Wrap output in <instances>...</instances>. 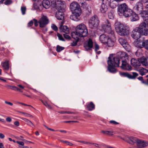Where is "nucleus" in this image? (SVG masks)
I'll list each match as a JSON object with an SVG mask.
<instances>
[{
  "label": "nucleus",
  "instance_id": "423d86ee",
  "mask_svg": "<svg viewBox=\"0 0 148 148\" xmlns=\"http://www.w3.org/2000/svg\"><path fill=\"white\" fill-rule=\"evenodd\" d=\"M101 28L104 32L111 34L112 36H114V32L112 29L110 23L108 21H107L102 25Z\"/></svg>",
  "mask_w": 148,
  "mask_h": 148
},
{
  "label": "nucleus",
  "instance_id": "a19ab883",
  "mask_svg": "<svg viewBox=\"0 0 148 148\" xmlns=\"http://www.w3.org/2000/svg\"><path fill=\"white\" fill-rule=\"evenodd\" d=\"M60 141L61 142H62L63 143H66L67 145H69V146H72L73 145V144L72 143L68 141H63L62 140H60Z\"/></svg>",
  "mask_w": 148,
  "mask_h": 148
},
{
  "label": "nucleus",
  "instance_id": "6ab92c4d",
  "mask_svg": "<svg viewBox=\"0 0 148 148\" xmlns=\"http://www.w3.org/2000/svg\"><path fill=\"white\" fill-rule=\"evenodd\" d=\"M56 12V17L57 19L59 20H62L64 19V14L63 12L64 10H57Z\"/></svg>",
  "mask_w": 148,
  "mask_h": 148
},
{
  "label": "nucleus",
  "instance_id": "338daca9",
  "mask_svg": "<svg viewBox=\"0 0 148 148\" xmlns=\"http://www.w3.org/2000/svg\"><path fill=\"white\" fill-rule=\"evenodd\" d=\"M6 120L8 122H10L12 120L9 117H8L6 118Z\"/></svg>",
  "mask_w": 148,
  "mask_h": 148
},
{
  "label": "nucleus",
  "instance_id": "2f4dec72",
  "mask_svg": "<svg viewBox=\"0 0 148 148\" xmlns=\"http://www.w3.org/2000/svg\"><path fill=\"white\" fill-rule=\"evenodd\" d=\"M95 106L92 102H90V103L87 106V108L89 110L91 111L94 109Z\"/></svg>",
  "mask_w": 148,
  "mask_h": 148
},
{
  "label": "nucleus",
  "instance_id": "cd10ccee",
  "mask_svg": "<svg viewBox=\"0 0 148 148\" xmlns=\"http://www.w3.org/2000/svg\"><path fill=\"white\" fill-rule=\"evenodd\" d=\"M9 61L8 60H6L5 62H1V65L3 69L5 70H8L9 68V64L8 63Z\"/></svg>",
  "mask_w": 148,
  "mask_h": 148
},
{
  "label": "nucleus",
  "instance_id": "aec40b11",
  "mask_svg": "<svg viewBox=\"0 0 148 148\" xmlns=\"http://www.w3.org/2000/svg\"><path fill=\"white\" fill-rule=\"evenodd\" d=\"M140 14L141 15L143 20L147 23H148V12L147 10H143L142 11Z\"/></svg>",
  "mask_w": 148,
  "mask_h": 148
},
{
  "label": "nucleus",
  "instance_id": "37998d69",
  "mask_svg": "<svg viewBox=\"0 0 148 148\" xmlns=\"http://www.w3.org/2000/svg\"><path fill=\"white\" fill-rule=\"evenodd\" d=\"M144 47L146 49L148 50V40L144 41Z\"/></svg>",
  "mask_w": 148,
  "mask_h": 148
},
{
  "label": "nucleus",
  "instance_id": "473e14b6",
  "mask_svg": "<svg viewBox=\"0 0 148 148\" xmlns=\"http://www.w3.org/2000/svg\"><path fill=\"white\" fill-rule=\"evenodd\" d=\"M6 87L9 89H11L14 90H17L21 92H23L21 89L14 86H12L9 85H7L6 86Z\"/></svg>",
  "mask_w": 148,
  "mask_h": 148
},
{
  "label": "nucleus",
  "instance_id": "680f3d73",
  "mask_svg": "<svg viewBox=\"0 0 148 148\" xmlns=\"http://www.w3.org/2000/svg\"><path fill=\"white\" fill-rule=\"evenodd\" d=\"M110 123H112L114 125H116V124H118V123L116 122L115 121H110Z\"/></svg>",
  "mask_w": 148,
  "mask_h": 148
},
{
  "label": "nucleus",
  "instance_id": "7ed1b4c3",
  "mask_svg": "<svg viewBox=\"0 0 148 148\" xmlns=\"http://www.w3.org/2000/svg\"><path fill=\"white\" fill-rule=\"evenodd\" d=\"M117 12L119 16L128 17L130 16L132 12V11L128 8L125 3H123L118 5Z\"/></svg>",
  "mask_w": 148,
  "mask_h": 148
},
{
  "label": "nucleus",
  "instance_id": "4be33fe9",
  "mask_svg": "<svg viewBox=\"0 0 148 148\" xmlns=\"http://www.w3.org/2000/svg\"><path fill=\"white\" fill-rule=\"evenodd\" d=\"M109 37L106 35L102 34L99 37V40L100 42L103 43H106Z\"/></svg>",
  "mask_w": 148,
  "mask_h": 148
},
{
  "label": "nucleus",
  "instance_id": "6e6552de",
  "mask_svg": "<svg viewBox=\"0 0 148 148\" xmlns=\"http://www.w3.org/2000/svg\"><path fill=\"white\" fill-rule=\"evenodd\" d=\"M142 35L147 36L148 34V28L145 22L141 23L139 26L136 27Z\"/></svg>",
  "mask_w": 148,
  "mask_h": 148
},
{
  "label": "nucleus",
  "instance_id": "e433bc0d",
  "mask_svg": "<svg viewBox=\"0 0 148 148\" xmlns=\"http://www.w3.org/2000/svg\"><path fill=\"white\" fill-rule=\"evenodd\" d=\"M129 138L130 140L133 143H136V144H137V142L139 140L136 137H133L132 136L130 137Z\"/></svg>",
  "mask_w": 148,
  "mask_h": 148
},
{
  "label": "nucleus",
  "instance_id": "774afa93",
  "mask_svg": "<svg viewBox=\"0 0 148 148\" xmlns=\"http://www.w3.org/2000/svg\"><path fill=\"white\" fill-rule=\"evenodd\" d=\"M142 3H146L148 2V0H140Z\"/></svg>",
  "mask_w": 148,
  "mask_h": 148
},
{
  "label": "nucleus",
  "instance_id": "ea45409f",
  "mask_svg": "<svg viewBox=\"0 0 148 148\" xmlns=\"http://www.w3.org/2000/svg\"><path fill=\"white\" fill-rule=\"evenodd\" d=\"M64 47H61L58 45L56 47V51L58 52H60L64 49Z\"/></svg>",
  "mask_w": 148,
  "mask_h": 148
},
{
  "label": "nucleus",
  "instance_id": "a211bd4d",
  "mask_svg": "<svg viewBox=\"0 0 148 148\" xmlns=\"http://www.w3.org/2000/svg\"><path fill=\"white\" fill-rule=\"evenodd\" d=\"M132 75L129 74L127 73H122L120 75L123 76L127 77L130 79H134L138 75V74L136 73L133 72Z\"/></svg>",
  "mask_w": 148,
  "mask_h": 148
},
{
  "label": "nucleus",
  "instance_id": "c9c22d12",
  "mask_svg": "<svg viewBox=\"0 0 148 148\" xmlns=\"http://www.w3.org/2000/svg\"><path fill=\"white\" fill-rule=\"evenodd\" d=\"M80 38V37H77V38H73L75 40V41H73L71 43V46H76L78 42L79 41Z\"/></svg>",
  "mask_w": 148,
  "mask_h": 148
},
{
  "label": "nucleus",
  "instance_id": "8fccbe9b",
  "mask_svg": "<svg viewBox=\"0 0 148 148\" xmlns=\"http://www.w3.org/2000/svg\"><path fill=\"white\" fill-rule=\"evenodd\" d=\"M12 3V2L10 0H7L4 2V3L6 5H8L11 4Z\"/></svg>",
  "mask_w": 148,
  "mask_h": 148
},
{
  "label": "nucleus",
  "instance_id": "c85d7f7f",
  "mask_svg": "<svg viewBox=\"0 0 148 148\" xmlns=\"http://www.w3.org/2000/svg\"><path fill=\"white\" fill-rule=\"evenodd\" d=\"M42 5L44 8L46 9H48L50 7V4L49 0H43L42 2Z\"/></svg>",
  "mask_w": 148,
  "mask_h": 148
},
{
  "label": "nucleus",
  "instance_id": "49530a36",
  "mask_svg": "<svg viewBox=\"0 0 148 148\" xmlns=\"http://www.w3.org/2000/svg\"><path fill=\"white\" fill-rule=\"evenodd\" d=\"M51 27L53 30L55 31L57 30L58 29V28L57 26L54 24L51 25Z\"/></svg>",
  "mask_w": 148,
  "mask_h": 148
},
{
  "label": "nucleus",
  "instance_id": "58836bf2",
  "mask_svg": "<svg viewBox=\"0 0 148 148\" xmlns=\"http://www.w3.org/2000/svg\"><path fill=\"white\" fill-rule=\"evenodd\" d=\"M81 6L82 7L86 9L90 6L86 3L84 2H82L81 3Z\"/></svg>",
  "mask_w": 148,
  "mask_h": 148
},
{
  "label": "nucleus",
  "instance_id": "864d4df0",
  "mask_svg": "<svg viewBox=\"0 0 148 148\" xmlns=\"http://www.w3.org/2000/svg\"><path fill=\"white\" fill-rule=\"evenodd\" d=\"M33 21L32 20L31 21L28 23L27 26L28 27H31L33 25Z\"/></svg>",
  "mask_w": 148,
  "mask_h": 148
},
{
  "label": "nucleus",
  "instance_id": "dca6fc26",
  "mask_svg": "<svg viewBox=\"0 0 148 148\" xmlns=\"http://www.w3.org/2000/svg\"><path fill=\"white\" fill-rule=\"evenodd\" d=\"M143 3L141 2H138L134 7V9L137 13L140 14L142 11L143 8Z\"/></svg>",
  "mask_w": 148,
  "mask_h": 148
},
{
  "label": "nucleus",
  "instance_id": "79ce46f5",
  "mask_svg": "<svg viewBox=\"0 0 148 148\" xmlns=\"http://www.w3.org/2000/svg\"><path fill=\"white\" fill-rule=\"evenodd\" d=\"M21 10L23 15H24L25 13L26 8L25 7H22L21 8Z\"/></svg>",
  "mask_w": 148,
  "mask_h": 148
},
{
  "label": "nucleus",
  "instance_id": "a878e982",
  "mask_svg": "<svg viewBox=\"0 0 148 148\" xmlns=\"http://www.w3.org/2000/svg\"><path fill=\"white\" fill-rule=\"evenodd\" d=\"M130 16H131L130 19L132 21H136L139 19V17L138 14L133 11Z\"/></svg>",
  "mask_w": 148,
  "mask_h": 148
},
{
  "label": "nucleus",
  "instance_id": "9d476101",
  "mask_svg": "<svg viewBox=\"0 0 148 148\" xmlns=\"http://www.w3.org/2000/svg\"><path fill=\"white\" fill-rule=\"evenodd\" d=\"M70 8L72 12H82L80 5L76 2H73L71 4Z\"/></svg>",
  "mask_w": 148,
  "mask_h": 148
},
{
  "label": "nucleus",
  "instance_id": "f257e3e1",
  "mask_svg": "<svg viewBox=\"0 0 148 148\" xmlns=\"http://www.w3.org/2000/svg\"><path fill=\"white\" fill-rule=\"evenodd\" d=\"M119 58L115 57L112 58L110 56L108 57V69L109 71L111 73H114L116 72L117 70L115 67L119 66L120 61L122 60L128 59L129 57L125 52L120 51L118 53Z\"/></svg>",
  "mask_w": 148,
  "mask_h": 148
},
{
  "label": "nucleus",
  "instance_id": "f3484780",
  "mask_svg": "<svg viewBox=\"0 0 148 148\" xmlns=\"http://www.w3.org/2000/svg\"><path fill=\"white\" fill-rule=\"evenodd\" d=\"M84 47L87 51L90 50L93 47L92 40L89 38L86 42L84 43Z\"/></svg>",
  "mask_w": 148,
  "mask_h": 148
},
{
  "label": "nucleus",
  "instance_id": "39448f33",
  "mask_svg": "<svg viewBox=\"0 0 148 148\" xmlns=\"http://www.w3.org/2000/svg\"><path fill=\"white\" fill-rule=\"evenodd\" d=\"M51 6L57 10H65L66 6L65 2L61 0H51Z\"/></svg>",
  "mask_w": 148,
  "mask_h": 148
},
{
  "label": "nucleus",
  "instance_id": "a18cd8bd",
  "mask_svg": "<svg viewBox=\"0 0 148 148\" xmlns=\"http://www.w3.org/2000/svg\"><path fill=\"white\" fill-rule=\"evenodd\" d=\"M57 36H58L59 39L60 40L62 41H64L65 40L64 39L63 37H62V36L59 33H57Z\"/></svg>",
  "mask_w": 148,
  "mask_h": 148
},
{
  "label": "nucleus",
  "instance_id": "393cba45",
  "mask_svg": "<svg viewBox=\"0 0 148 148\" xmlns=\"http://www.w3.org/2000/svg\"><path fill=\"white\" fill-rule=\"evenodd\" d=\"M59 29L61 32H62L67 34L69 33V29L66 26H63L62 25H60Z\"/></svg>",
  "mask_w": 148,
  "mask_h": 148
},
{
  "label": "nucleus",
  "instance_id": "de8ad7c7",
  "mask_svg": "<svg viewBox=\"0 0 148 148\" xmlns=\"http://www.w3.org/2000/svg\"><path fill=\"white\" fill-rule=\"evenodd\" d=\"M27 125L32 127H35V125H34L32 123V122L31 121L29 120L28 122V123L27 124Z\"/></svg>",
  "mask_w": 148,
  "mask_h": 148
},
{
  "label": "nucleus",
  "instance_id": "6e6d98bb",
  "mask_svg": "<svg viewBox=\"0 0 148 148\" xmlns=\"http://www.w3.org/2000/svg\"><path fill=\"white\" fill-rule=\"evenodd\" d=\"M16 142L18 144L22 146H24V143L23 142L16 141Z\"/></svg>",
  "mask_w": 148,
  "mask_h": 148
},
{
  "label": "nucleus",
  "instance_id": "e2e57ef3",
  "mask_svg": "<svg viewBox=\"0 0 148 148\" xmlns=\"http://www.w3.org/2000/svg\"><path fill=\"white\" fill-rule=\"evenodd\" d=\"M77 142H80V143H84V144H88V143H89V142H85L84 141H82V140H78L77 141Z\"/></svg>",
  "mask_w": 148,
  "mask_h": 148
},
{
  "label": "nucleus",
  "instance_id": "b1692460",
  "mask_svg": "<svg viewBox=\"0 0 148 148\" xmlns=\"http://www.w3.org/2000/svg\"><path fill=\"white\" fill-rule=\"evenodd\" d=\"M147 58H145L144 57H141L139 60L140 63L143 66H148V62L147 61Z\"/></svg>",
  "mask_w": 148,
  "mask_h": 148
},
{
  "label": "nucleus",
  "instance_id": "7c9ffc66",
  "mask_svg": "<svg viewBox=\"0 0 148 148\" xmlns=\"http://www.w3.org/2000/svg\"><path fill=\"white\" fill-rule=\"evenodd\" d=\"M108 47H113L114 44V42L111 38L109 37L106 43Z\"/></svg>",
  "mask_w": 148,
  "mask_h": 148
},
{
  "label": "nucleus",
  "instance_id": "2eb2a0df",
  "mask_svg": "<svg viewBox=\"0 0 148 148\" xmlns=\"http://www.w3.org/2000/svg\"><path fill=\"white\" fill-rule=\"evenodd\" d=\"M82 13V12H72V14L70 16V18L75 21H78L80 19V15Z\"/></svg>",
  "mask_w": 148,
  "mask_h": 148
},
{
  "label": "nucleus",
  "instance_id": "5701e85b",
  "mask_svg": "<svg viewBox=\"0 0 148 148\" xmlns=\"http://www.w3.org/2000/svg\"><path fill=\"white\" fill-rule=\"evenodd\" d=\"M148 145L147 142L143 140H138L137 144V146L140 148L144 147L147 146Z\"/></svg>",
  "mask_w": 148,
  "mask_h": 148
},
{
  "label": "nucleus",
  "instance_id": "09e8293b",
  "mask_svg": "<svg viewBox=\"0 0 148 148\" xmlns=\"http://www.w3.org/2000/svg\"><path fill=\"white\" fill-rule=\"evenodd\" d=\"M20 113L24 114L25 116H26V117H33V116L32 115H31L28 113L23 112H20Z\"/></svg>",
  "mask_w": 148,
  "mask_h": 148
},
{
  "label": "nucleus",
  "instance_id": "f03ea898",
  "mask_svg": "<svg viewBox=\"0 0 148 148\" xmlns=\"http://www.w3.org/2000/svg\"><path fill=\"white\" fill-rule=\"evenodd\" d=\"M88 34L87 27L83 23H81L77 25L75 31L71 33V36L73 38L85 37Z\"/></svg>",
  "mask_w": 148,
  "mask_h": 148
},
{
  "label": "nucleus",
  "instance_id": "5fc2aeb1",
  "mask_svg": "<svg viewBox=\"0 0 148 148\" xmlns=\"http://www.w3.org/2000/svg\"><path fill=\"white\" fill-rule=\"evenodd\" d=\"M86 10L88 12V13L89 14H90L91 12V9L90 7L89 6L88 8H87V9H86Z\"/></svg>",
  "mask_w": 148,
  "mask_h": 148
},
{
  "label": "nucleus",
  "instance_id": "f704fd0d",
  "mask_svg": "<svg viewBox=\"0 0 148 148\" xmlns=\"http://www.w3.org/2000/svg\"><path fill=\"white\" fill-rule=\"evenodd\" d=\"M101 132L104 134L108 135H112L113 134V132L112 131H101Z\"/></svg>",
  "mask_w": 148,
  "mask_h": 148
},
{
  "label": "nucleus",
  "instance_id": "bf43d9fd",
  "mask_svg": "<svg viewBox=\"0 0 148 148\" xmlns=\"http://www.w3.org/2000/svg\"><path fill=\"white\" fill-rule=\"evenodd\" d=\"M147 79L146 81H145V82H143L144 83V84L146 85H148V75L146 76Z\"/></svg>",
  "mask_w": 148,
  "mask_h": 148
},
{
  "label": "nucleus",
  "instance_id": "c756f323",
  "mask_svg": "<svg viewBox=\"0 0 148 148\" xmlns=\"http://www.w3.org/2000/svg\"><path fill=\"white\" fill-rule=\"evenodd\" d=\"M137 71L139 72L140 74L141 75H145L148 72V70L143 68H140L138 69Z\"/></svg>",
  "mask_w": 148,
  "mask_h": 148
},
{
  "label": "nucleus",
  "instance_id": "0e129e2a",
  "mask_svg": "<svg viewBox=\"0 0 148 148\" xmlns=\"http://www.w3.org/2000/svg\"><path fill=\"white\" fill-rule=\"evenodd\" d=\"M5 137L4 135L1 133H0V138L1 139H3Z\"/></svg>",
  "mask_w": 148,
  "mask_h": 148
},
{
  "label": "nucleus",
  "instance_id": "72a5a7b5",
  "mask_svg": "<svg viewBox=\"0 0 148 148\" xmlns=\"http://www.w3.org/2000/svg\"><path fill=\"white\" fill-rule=\"evenodd\" d=\"M95 50L96 53L98 54H99L101 53V51H98L99 49V45L96 43L94 45Z\"/></svg>",
  "mask_w": 148,
  "mask_h": 148
},
{
  "label": "nucleus",
  "instance_id": "1a4fd4ad",
  "mask_svg": "<svg viewBox=\"0 0 148 148\" xmlns=\"http://www.w3.org/2000/svg\"><path fill=\"white\" fill-rule=\"evenodd\" d=\"M119 41L120 43L127 51L129 52L131 51L130 46L128 44L127 40L124 38H120L119 39Z\"/></svg>",
  "mask_w": 148,
  "mask_h": 148
},
{
  "label": "nucleus",
  "instance_id": "4468645a",
  "mask_svg": "<svg viewBox=\"0 0 148 148\" xmlns=\"http://www.w3.org/2000/svg\"><path fill=\"white\" fill-rule=\"evenodd\" d=\"M108 0H103L100 8V11L101 13H104L108 10V6L107 4L108 2Z\"/></svg>",
  "mask_w": 148,
  "mask_h": 148
},
{
  "label": "nucleus",
  "instance_id": "c03bdc74",
  "mask_svg": "<svg viewBox=\"0 0 148 148\" xmlns=\"http://www.w3.org/2000/svg\"><path fill=\"white\" fill-rule=\"evenodd\" d=\"M110 6L111 8H115L116 7V4L114 3V2H112L110 3Z\"/></svg>",
  "mask_w": 148,
  "mask_h": 148
},
{
  "label": "nucleus",
  "instance_id": "412c9836",
  "mask_svg": "<svg viewBox=\"0 0 148 148\" xmlns=\"http://www.w3.org/2000/svg\"><path fill=\"white\" fill-rule=\"evenodd\" d=\"M131 64L134 67L137 68L140 65L139 60H138L134 58H132L131 60Z\"/></svg>",
  "mask_w": 148,
  "mask_h": 148
},
{
  "label": "nucleus",
  "instance_id": "ddd939ff",
  "mask_svg": "<svg viewBox=\"0 0 148 148\" xmlns=\"http://www.w3.org/2000/svg\"><path fill=\"white\" fill-rule=\"evenodd\" d=\"M138 29L136 27L133 30L131 34V36L132 38L135 40L139 39L142 35Z\"/></svg>",
  "mask_w": 148,
  "mask_h": 148
},
{
  "label": "nucleus",
  "instance_id": "4c0bfd02",
  "mask_svg": "<svg viewBox=\"0 0 148 148\" xmlns=\"http://www.w3.org/2000/svg\"><path fill=\"white\" fill-rule=\"evenodd\" d=\"M114 16V12L113 11H110L108 12V17L110 19H113Z\"/></svg>",
  "mask_w": 148,
  "mask_h": 148
},
{
  "label": "nucleus",
  "instance_id": "f8f14e48",
  "mask_svg": "<svg viewBox=\"0 0 148 148\" xmlns=\"http://www.w3.org/2000/svg\"><path fill=\"white\" fill-rule=\"evenodd\" d=\"M129 61L128 58H127L126 59H125V60H122L121 66H120L122 69L128 71H130L131 70V66L128 63Z\"/></svg>",
  "mask_w": 148,
  "mask_h": 148
},
{
  "label": "nucleus",
  "instance_id": "13d9d810",
  "mask_svg": "<svg viewBox=\"0 0 148 148\" xmlns=\"http://www.w3.org/2000/svg\"><path fill=\"white\" fill-rule=\"evenodd\" d=\"M138 79L140 80L142 83L144 84V83L143 82H145V81H144L143 79V77H140L138 78Z\"/></svg>",
  "mask_w": 148,
  "mask_h": 148
},
{
  "label": "nucleus",
  "instance_id": "20e7f679",
  "mask_svg": "<svg viewBox=\"0 0 148 148\" xmlns=\"http://www.w3.org/2000/svg\"><path fill=\"white\" fill-rule=\"evenodd\" d=\"M115 28L116 32L120 36H124L129 34V27L126 25L117 22L115 24Z\"/></svg>",
  "mask_w": 148,
  "mask_h": 148
},
{
  "label": "nucleus",
  "instance_id": "bb28decb",
  "mask_svg": "<svg viewBox=\"0 0 148 148\" xmlns=\"http://www.w3.org/2000/svg\"><path fill=\"white\" fill-rule=\"evenodd\" d=\"M144 41L139 40L135 42L134 43V45L136 47L139 48H142L144 47Z\"/></svg>",
  "mask_w": 148,
  "mask_h": 148
},
{
  "label": "nucleus",
  "instance_id": "9b49d317",
  "mask_svg": "<svg viewBox=\"0 0 148 148\" xmlns=\"http://www.w3.org/2000/svg\"><path fill=\"white\" fill-rule=\"evenodd\" d=\"M49 19L46 16L42 15L38 22L41 27H44L49 23Z\"/></svg>",
  "mask_w": 148,
  "mask_h": 148
},
{
  "label": "nucleus",
  "instance_id": "69168bd1",
  "mask_svg": "<svg viewBox=\"0 0 148 148\" xmlns=\"http://www.w3.org/2000/svg\"><path fill=\"white\" fill-rule=\"evenodd\" d=\"M14 124L16 126H18L19 125V123L18 121H15L14 122Z\"/></svg>",
  "mask_w": 148,
  "mask_h": 148
},
{
  "label": "nucleus",
  "instance_id": "052dcab7",
  "mask_svg": "<svg viewBox=\"0 0 148 148\" xmlns=\"http://www.w3.org/2000/svg\"><path fill=\"white\" fill-rule=\"evenodd\" d=\"M22 120H24V121H25V122L27 124L28 123V122L29 121V120L27 119H26L25 118H21Z\"/></svg>",
  "mask_w": 148,
  "mask_h": 148
},
{
  "label": "nucleus",
  "instance_id": "603ef678",
  "mask_svg": "<svg viewBox=\"0 0 148 148\" xmlns=\"http://www.w3.org/2000/svg\"><path fill=\"white\" fill-rule=\"evenodd\" d=\"M33 21H34V25L35 26H37L38 25V21L35 19H34Z\"/></svg>",
  "mask_w": 148,
  "mask_h": 148
},
{
  "label": "nucleus",
  "instance_id": "4d7b16f0",
  "mask_svg": "<svg viewBox=\"0 0 148 148\" xmlns=\"http://www.w3.org/2000/svg\"><path fill=\"white\" fill-rule=\"evenodd\" d=\"M63 36L64 38L66 39H70V36L67 34H64Z\"/></svg>",
  "mask_w": 148,
  "mask_h": 148
},
{
  "label": "nucleus",
  "instance_id": "3c124183",
  "mask_svg": "<svg viewBox=\"0 0 148 148\" xmlns=\"http://www.w3.org/2000/svg\"><path fill=\"white\" fill-rule=\"evenodd\" d=\"M44 105L47 108L49 109L51 108V106L47 103V102H45L44 103Z\"/></svg>",
  "mask_w": 148,
  "mask_h": 148
},
{
  "label": "nucleus",
  "instance_id": "0eeeda50",
  "mask_svg": "<svg viewBox=\"0 0 148 148\" xmlns=\"http://www.w3.org/2000/svg\"><path fill=\"white\" fill-rule=\"evenodd\" d=\"M99 20L97 16L95 15L89 20V26L92 29L97 27L99 23Z\"/></svg>",
  "mask_w": 148,
  "mask_h": 148
}]
</instances>
